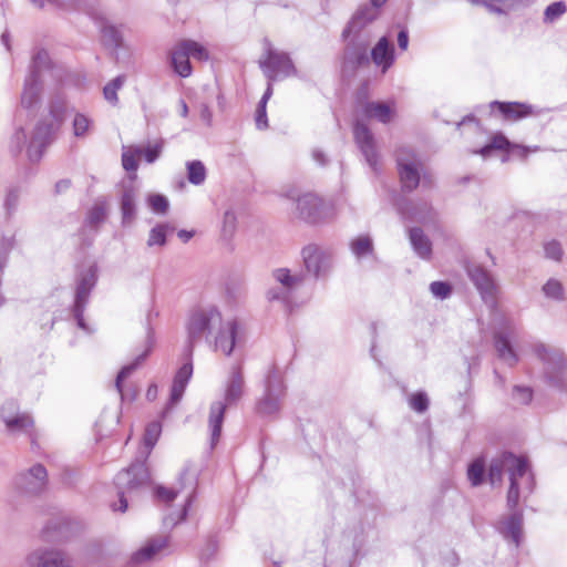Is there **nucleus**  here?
Segmentation results:
<instances>
[{"mask_svg":"<svg viewBox=\"0 0 567 567\" xmlns=\"http://www.w3.org/2000/svg\"><path fill=\"white\" fill-rule=\"evenodd\" d=\"M187 340L184 357H193L195 346L203 339L209 340L214 336L215 349L230 355L236 344L238 321L231 319L224 321L221 312L216 307L200 308L193 311L186 323Z\"/></svg>","mask_w":567,"mask_h":567,"instance_id":"1","label":"nucleus"},{"mask_svg":"<svg viewBox=\"0 0 567 567\" xmlns=\"http://www.w3.org/2000/svg\"><path fill=\"white\" fill-rule=\"evenodd\" d=\"M245 393V379L240 365L231 368L229 379L226 383L224 402L212 403L209 409L208 425L210 429V446L215 447L221 434L225 412L227 406L236 404Z\"/></svg>","mask_w":567,"mask_h":567,"instance_id":"2","label":"nucleus"},{"mask_svg":"<svg viewBox=\"0 0 567 567\" xmlns=\"http://www.w3.org/2000/svg\"><path fill=\"white\" fill-rule=\"evenodd\" d=\"M534 352L544 364V374L550 386L567 390V361L563 352L545 343L534 344Z\"/></svg>","mask_w":567,"mask_h":567,"instance_id":"3","label":"nucleus"},{"mask_svg":"<svg viewBox=\"0 0 567 567\" xmlns=\"http://www.w3.org/2000/svg\"><path fill=\"white\" fill-rule=\"evenodd\" d=\"M396 167L402 190L411 193L417 188L421 181L422 162L410 147L403 146L396 151Z\"/></svg>","mask_w":567,"mask_h":567,"instance_id":"4","label":"nucleus"},{"mask_svg":"<svg viewBox=\"0 0 567 567\" xmlns=\"http://www.w3.org/2000/svg\"><path fill=\"white\" fill-rule=\"evenodd\" d=\"M259 66L270 82L276 81L278 76L288 78L297 74L289 54L275 50L268 40L265 41V52L259 60Z\"/></svg>","mask_w":567,"mask_h":567,"instance_id":"5","label":"nucleus"},{"mask_svg":"<svg viewBox=\"0 0 567 567\" xmlns=\"http://www.w3.org/2000/svg\"><path fill=\"white\" fill-rule=\"evenodd\" d=\"M298 218L308 224H320L332 215V206L312 193H307L297 198Z\"/></svg>","mask_w":567,"mask_h":567,"instance_id":"6","label":"nucleus"},{"mask_svg":"<svg viewBox=\"0 0 567 567\" xmlns=\"http://www.w3.org/2000/svg\"><path fill=\"white\" fill-rule=\"evenodd\" d=\"M285 395V385L280 375L270 371L266 380V392L257 403V412L261 415L276 414L281 406V398Z\"/></svg>","mask_w":567,"mask_h":567,"instance_id":"7","label":"nucleus"},{"mask_svg":"<svg viewBox=\"0 0 567 567\" xmlns=\"http://www.w3.org/2000/svg\"><path fill=\"white\" fill-rule=\"evenodd\" d=\"M504 471L508 473L509 477L512 473L526 474L528 472L527 461L511 452H504L499 457L492 460L488 467V480L492 485L502 482Z\"/></svg>","mask_w":567,"mask_h":567,"instance_id":"8","label":"nucleus"},{"mask_svg":"<svg viewBox=\"0 0 567 567\" xmlns=\"http://www.w3.org/2000/svg\"><path fill=\"white\" fill-rule=\"evenodd\" d=\"M306 271L316 278L324 276L332 265V255L317 244H309L301 250Z\"/></svg>","mask_w":567,"mask_h":567,"instance_id":"9","label":"nucleus"},{"mask_svg":"<svg viewBox=\"0 0 567 567\" xmlns=\"http://www.w3.org/2000/svg\"><path fill=\"white\" fill-rule=\"evenodd\" d=\"M48 484V472L42 464H35L28 471L17 475L16 488L25 495H38L42 493Z\"/></svg>","mask_w":567,"mask_h":567,"instance_id":"10","label":"nucleus"},{"mask_svg":"<svg viewBox=\"0 0 567 567\" xmlns=\"http://www.w3.org/2000/svg\"><path fill=\"white\" fill-rule=\"evenodd\" d=\"M150 481V472L146 466V460H136L127 468L118 472L114 478L117 488H124L133 492L138 487L147 484Z\"/></svg>","mask_w":567,"mask_h":567,"instance_id":"11","label":"nucleus"},{"mask_svg":"<svg viewBox=\"0 0 567 567\" xmlns=\"http://www.w3.org/2000/svg\"><path fill=\"white\" fill-rule=\"evenodd\" d=\"M95 284L96 275L92 268L89 269L85 274L81 275L76 282L73 316L78 322V326L82 329L85 328L84 311Z\"/></svg>","mask_w":567,"mask_h":567,"instance_id":"12","label":"nucleus"},{"mask_svg":"<svg viewBox=\"0 0 567 567\" xmlns=\"http://www.w3.org/2000/svg\"><path fill=\"white\" fill-rule=\"evenodd\" d=\"M0 416L8 432L12 434L30 433L33 427L32 417L27 413H20L14 401H8L1 406Z\"/></svg>","mask_w":567,"mask_h":567,"instance_id":"13","label":"nucleus"},{"mask_svg":"<svg viewBox=\"0 0 567 567\" xmlns=\"http://www.w3.org/2000/svg\"><path fill=\"white\" fill-rule=\"evenodd\" d=\"M186 362L176 372L171 388V395L167 405L163 411L165 417L169 411L182 400L185 389L193 374L192 357H185Z\"/></svg>","mask_w":567,"mask_h":567,"instance_id":"14","label":"nucleus"},{"mask_svg":"<svg viewBox=\"0 0 567 567\" xmlns=\"http://www.w3.org/2000/svg\"><path fill=\"white\" fill-rule=\"evenodd\" d=\"M354 141L364 155L368 164L375 168L378 164V154L375 148L374 136L367 124L357 121L353 125Z\"/></svg>","mask_w":567,"mask_h":567,"instance_id":"15","label":"nucleus"},{"mask_svg":"<svg viewBox=\"0 0 567 567\" xmlns=\"http://www.w3.org/2000/svg\"><path fill=\"white\" fill-rule=\"evenodd\" d=\"M30 567H71L70 559L61 550L37 549L27 557Z\"/></svg>","mask_w":567,"mask_h":567,"instance_id":"16","label":"nucleus"},{"mask_svg":"<svg viewBox=\"0 0 567 567\" xmlns=\"http://www.w3.org/2000/svg\"><path fill=\"white\" fill-rule=\"evenodd\" d=\"M53 123L40 122L35 126L33 136L28 146V156L31 161H39L43 150L50 144L52 135L55 132Z\"/></svg>","mask_w":567,"mask_h":567,"instance_id":"17","label":"nucleus"},{"mask_svg":"<svg viewBox=\"0 0 567 567\" xmlns=\"http://www.w3.org/2000/svg\"><path fill=\"white\" fill-rule=\"evenodd\" d=\"M369 43L363 40L352 39L346 47L343 53V63L352 70L359 66L369 65L370 56L368 54Z\"/></svg>","mask_w":567,"mask_h":567,"instance_id":"18","label":"nucleus"},{"mask_svg":"<svg viewBox=\"0 0 567 567\" xmlns=\"http://www.w3.org/2000/svg\"><path fill=\"white\" fill-rule=\"evenodd\" d=\"M523 522L524 515L522 511L512 512L499 520L498 532L505 539L512 542L515 547L520 545L523 538Z\"/></svg>","mask_w":567,"mask_h":567,"instance_id":"19","label":"nucleus"},{"mask_svg":"<svg viewBox=\"0 0 567 567\" xmlns=\"http://www.w3.org/2000/svg\"><path fill=\"white\" fill-rule=\"evenodd\" d=\"M167 545L168 538L166 536H155L150 538L142 548L131 556L128 567H137L152 560Z\"/></svg>","mask_w":567,"mask_h":567,"instance_id":"20","label":"nucleus"},{"mask_svg":"<svg viewBox=\"0 0 567 567\" xmlns=\"http://www.w3.org/2000/svg\"><path fill=\"white\" fill-rule=\"evenodd\" d=\"M167 545L168 538L166 536H155L150 538L142 548L131 556L128 567H137L152 560Z\"/></svg>","mask_w":567,"mask_h":567,"instance_id":"21","label":"nucleus"},{"mask_svg":"<svg viewBox=\"0 0 567 567\" xmlns=\"http://www.w3.org/2000/svg\"><path fill=\"white\" fill-rule=\"evenodd\" d=\"M467 275L484 300L494 297L495 284L487 270L482 266L473 265L467 267Z\"/></svg>","mask_w":567,"mask_h":567,"instance_id":"22","label":"nucleus"},{"mask_svg":"<svg viewBox=\"0 0 567 567\" xmlns=\"http://www.w3.org/2000/svg\"><path fill=\"white\" fill-rule=\"evenodd\" d=\"M153 344H154L153 330H152V328H148L145 350L141 354H138L132 363L123 367L116 377L115 388H116L117 392L121 394L122 399H124L123 386H122L123 380L125 378H127L128 375H131V373H133V371H135L143 363V361L151 353V351L153 349Z\"/></svg>","mask_w":567,"mask_h":567,"instance_id":"23","label":"nucleus"},{"mask_svg":"<svg viewBox=\"0 0 567 567\" xmlns=\"http://www.w3.org/2000/svg\"><path fill=\"white\" fill-rule=\"evenodd\" d=\"M491 106H496L507 121H518L533 114V107L519 102L494 101Z\"/></svg>","mask_w":567,"mask_h":567,"instance_id":"24","label":"nucleus"},{"mask_svg":"<svg viewBox=\"0 0 567 567\" xmlns=\"http://www.w3.org/2000/svg\"><path fill=\"white\" fill-rule=\"evenodd\" d=\"M371 60L385 72L394 62V49L386 37H382L371 50Z\"/></svg>","mask_w":567,"mask_h":567,"instance_id":"25","label":"nucleus"},{"mask_svg":"<svg viewBox=\"0 0 567 567\" xmlns=\"http://www.w3.org/2000/svg\"><path fill=\"white\" fill-rule=\"evenodd\" d=\"M409 239L414 252L422 259L429 260L432 257V241L420 227H413L409 230Z\"/></svg>","mask_w":567,"mask_h":567,"instance_id":"26","label":"nucleus"},{"mask_svg":"<svg viewBox=\"0 0 567 567\" xmlns=\"http://www.w3.org/2000/svg\"><path fill=\"white\" fill-rule=\"evenodd\" d=\"M519 480H524L529 489H532L534 482L533 475L528 472L526 474L512 473L509 477V487L506 495V505L512 512L517 511V506L519 504Z\"/></svg>","mask_w":567,"mask_h":567,"instance_id":"27","label":"nucleus"},{"mask_svg":"<svg viewBox=\"0 0 567 567\" xmlns=\"http://www.w3.org/2000/svg\"><path fill=\"white\" fill-rule=\"evenodd\" d=\"M377 9L378 8H374L373 6H363L360 9H358L351 21L342 31V38L347 39L352 31L360 30L369 22H372L378 16Z\"/></svg>","mask_w":567,"mask_h":567,"instance_id":"28","label":"nucleus"},{"mask_svg":"<svg viewBox=\"0 0 567 567\" xmlns=\"http://www.w3.org/2000/svg\"><path fill=\"white\" fill-rule=\"evenodd\" d=\"M136 194L133 186L124 187L121 196V213L123 226H130L136 217Z\"/></svg>","mask_w":567,"mask_h":567,"instance_id":"29","label":"nucleus"},{"mask_svg":"<svg viewBox=\"0 0 567 567\" xmlns=\"http://www.w3.org/2000/svg\"><path fill=\"white\" fill-rule=\"evenodd\" d=\"M41 81L34 76H27L21 94V106L31 110L40 99Z\"/></svg>","mask_w":567,"mask_h":567,"instance_id":"30","label":"nucleus"},{"mask_svg":"<svg viewBox=\"0 0 567 567\" xmlns=\"http://www.w3.org/2000/svg\"><path fill=\"white\" fill-rule=\"evenodd\" d=\"M494 347L497 355L509 367H514L518 362V357L514 351L509 340L503 333L497 332L494 334Z\"/></svg>","mask_w":567,"mask_h":567,"instance_id":"31","label":"nucleus"},{"mask_svg":"<svg viewBox=\"0 0 567 567\" xmlns=\"http://www.w3.org/2000/svg\"><path fill=\"white\" fill-rule=\"evenodd\" d=\"M363 114L369 118H375L386 124L392 118L393 110L383 102H367L363 105Z\"/></svg>","mask_w":567,"mask_h":567,"instance_id":"32","label":"nucleus"},{"mask_svg":"<svg viewBox=\"0 0 567 567\" xmlns=\"http://www.w3.org/2000/svg\"><path fill=\"white\" fill-rule=\"evenodd\" d=\"M172 66L174 71L182 78H188L192 74V64L187 52L183 50L179 43L172 51Z\"/></svg>","mask_w":567,"mask_h":567,"instance_id":"33","label":"nucleus"},{"mask_svg":"<svg viewBox=\"0 0 567 567\" xmlns=\"http://www.w3.org/2000/svg\"><path fill=\"white\" fill-rule=\"evenodd\" d=\"M272 276L276 279V281L280 282L282 285V288L286 289L288 292L298 287L303 281V275H291L290 270L287 268H278L272 271Z\"/></svg>","mask_w":567,"mask_h":567,"instance_id":"34","label":"nucleus"},{"mask_svg":"<svg viewBox=\"0 0 567 567\" xmlns=\"http://www.w3.org/2000/svg\"><path fill=\"white\" fill-rule=\"evenodd\" d=\"M174 227L169 224H158L150 230L147 246L154 247L159 246L163 247L166 245V235L167 231H173Z\"/></svg>","mask_w":567,"mask_h":567,"instance_id":"35","label":"nucleus"},{"mask_svg":"<svg viewBox=\"0 0 567 567\" xmlns=\"http://www.w3.org/2000/svg\"><path fill=\"white\" fill-rule=\"evenodd\" d=\"M179 491L190 489L192 493L195 491L197 485V471L190 464L187 463L178 476Z\"/></svg>","mask_w":567,"mask_h":567,"instance_id":"36","label":"nucleus"},{"mask_svg":"<svg viewBox=\"0 0 567 567\" xmlns=\"http://www.w3.org/2000/svg\"><path fill=\"white\" fill-rule=\"evenodd\" d=\"M50 63L51 61L48 51L44 49L38 50V52L32 56L29 76H34L40 80L41 71L48 69Z\"/></svg>","mask_w":567,"mask_h":567,"instance_id":"37","label":"nucleus"},{"mask_svg":"<svg viewBox=\"0 0 567 567\" xmlns=\"http://www.w3.org/2000/svg\"><path fill=\"white\" fill-rule=\"evenodd\" d=\"M485 461L482 457L475 458L467 468V477L473 486H480L484 482Z\"/></svg>","mask_w":567,"mask_h":567,"instance_id":"38","label":"nucleus"},{"mask_svg":"<svg viewBox=\"0 0 567 567\" xmlns=\"http://www.w3.org/2000/svg\"><path fill=\"white\" fill-rule=\"evenodd\" d=\"M179 45L187 52L188 58L193 56L199 61H206L209 58L208 51L196 41L183 40Z\"/></svg>","mask_w":567,"mask_h":567,"instance_id":"39","label":"nucleus"},{"mask_svg":"<svg viewBox=\"0 0 567 567\" xmlns=\"http://www.w3.org/2000/svg\"><path fill=\"white\" fill-rule=\"evenodd\" d=\"M522 0H473V3H483L491 12L505 13Z\"/></svg>","mask_w":567,"mask_h":567,"instance_id":"40","label":"nucleus"},{"mask_svg":"<svg viewBox=\"0 0 567 567\" xmlns=\"http://www.w3.org/2000/svg\"><path fill=\"white\" fill-rule=\"evenodd\" d=\"M187 177L194 185H200L206 179V168L200 161H192L187 163Z\"/></svg>","mask_w":567,"mask_h":567,"instance_id":"41","label":"nucleus"},{"mask_svg":"<svg viewBox=\"0 0 567 567\" xmlns=\"http://www.w3.org/2000/svg\"><path fill=\"white\" fill-rule=\"evenodd\" d=\"M102 40L103 43L112 49H117L122 44V34L121 32L114 27L105 24L102 27Z\"/></svg>","mask_w":567,"mask_h":567,"instance_id":"42","label":"nucleus"},{"mask_svg":"<svg viewBox=\"0 0 567 567\" xmlns=\"http://www.w3.org/2000/svg\"><path fill=\"white\" fill-rule=\"evenodd\" d=\"M68 528L66 523H50L43 528V539L45 542H61L64 539L63 530Z\"/></svg>","mask_w":567,"mask_h":567,"instance_id":"43","label":"nucleus"},{"mask_svg":"<svg viewBox=\"0 0 567 567\" xmlns=\"http://www.w3.org/2000/svg\"><path fill=\"white\" fill-rule=\"evenodd\" d=\"M125 82L124 75H118L115 79H113L111 82H109L104 89L103 94L106 101L112 103L113 105L117 104L118 97H117V91L122 87V85Z\"/></svg>","mask_w":567,"mask_h":567,"instance_id":"44","label":"nucleus"},{"mask_svg":"<svg viewBox=\"0 0 567 567\" xmlns=\"http://www.w3.org/2000/svg\"><path fill=\"white\" fill-rule=\"evenodd\" d=\"M143 152L142 147H130L122 154V165L127 172H135L138 167L136 157L141 156Z\"/></svg>","mask_w":567,"mask_h":567,"instance_id":"45","label":"nucleus"},{"mask_svg":"<svg viewBox=\"0 0 567 567\" xmlns=\"http://www.w3.org/2000/svg\"><path fill=\"white\" fill-rule=\"evenodd\" d=\"M351 250L357 257H362L373 252V244L369 236H360L352 240Z\"/></svg>","mask_w":567,"mask_h":567,"instance_id":"46","label":"nucleus"},{"mask_svg":"<svg viewBox=\"0 0 567 567\" xmlns=\"http://www.w3.org/2000/svg\"><path fill=\"white\" fill-rule=\"evenodd\" d=\"M567 12V6L564 1L550 3L544 11V22L553 23Z\"/></svg>","mask_w":567,"mask_h":567,"instance_id":"47","label":"nucleus"},{"mask_svg":"<svg viewBox=\"0 0 567 567\" xmlns=\"http://www.w3.org/2000/svg\"><path fill=\"white\" fill-rule=\"evenodd\" d=\"M161 432H162V425L159 422H151L150 424H147V426L145 429L143 441H144L145 446L148 450H152L155 446V444L161 435Z\"/></svg>","mask_w":567,"mask_h":567,"instance_id":"48","label":"nucleus"},{"mask_svg":"<svg viewBox=\"0 0 567 567\" xmlns=\"http://www.w3.org/2000/svg\"><path fill=\"white\" fill-rule=\"evenodd\" d=\"M66 110V102L63 96H56L53 101L50 103V114L53 117V120L56 123V127L60 126V124L64 120V113Z\"/></svg>","mask_w":567,"mask_h":567,"instance_id":"49","label":"nucleus"},{"mask_svg":"<svg viewBox=\"0 0 567 567\" xmlns=\"http://www.w3.org/2000/svg\"><path fill=\"white\" fill-rule=\"evenodd\" d=\"M508 146H509L508 140L504 135L497 134L492 138L489 144L485 145L484 147H482L480 151H476L475 153L481 154L483 156H487L494 150L505 151L508 148Z\"/></svg>","mask_w":567,"mask_h":567,"instance_id":"50","label":"nucleus"},{"mask_svg":"<svg viewBox=\"0 0 567 567\" xmlns=\"http://www.w3.org/2000/svg\"><path fill=\"white\" fill-rule=\"evenodd\" d=\"M148 207L156 214L165 215L168 210V199L161 194H151L147 197Z\"/></svg>","mask_w":567,"mask_h":567,"instance_id":"51","label":"nucleus"},{"mask_svg":"<svg viewBox=\"0 0 567 567\" xmlns=\"http://www.w3.org/2000/svg\"><path fill=\"white\" fill-rule=\"evenodd\" d=\"M409 404L415 412L424 413L430 405L429 396L425 392L419 391L410 396Z\"/></svg>","mask_w":567,"mask_h":567,"instance_id":"52","label":"nucleus"},{"mask_svg":"<svg viewBox=\"0 0 567 567\" xmlns=\"http://www.w3.org/2000/svg\"><path fill=\"white\" fill-rule=\"evenodd\" d=\"M543 291L546 297L563 300L564 299V287L560 281L556 279H549L544 286Z\"/></svg>","mask_w":567,"mask_h":567,"instance_id":"53","label":"nucleus"},{"mask_svg":"<svg viewBox=\"0 0 567 567\" xmlns=\"http://www.w3.org/2000/svg\"><path fill=\"white\" fill-rule=\"evenodd\" d=\"M92 121L82 113H76L73 120V133L76 137H83L89 132Z\"/></svg>","mask_w":567,"mask_h":567,"instance_id":"54","label":"nucleus"},{"mask_svg":"<svg viewBox=\"0 0 567 567\" xmlns=\"http://www.w3.org/2000/svg\"><path fill=\"white\" fill-rule=\"evenodd\" d=\"M106 217V210L103 205L93 206L87 213L86 223L96 228Z\"/></svg>","mask_w":567,"mask_h":567,"instance_id":"55","label":"nucleus"},{"mask_svg":"<svg viewBox=\"0 0 567 567\" xmlns=\"http://www.w3.org/2000/svg\"><path fill=\"white\" fill-rule=\"evenodd\" d=\"M513 399L519 404H528L533 400V390L529 386L515 385Z\"/></svg>","mask_w":567,"mask_h":567,"instance_id":"56","label":"nucleus"},{"mask_svg":"<svg viewBox=\"0 0 567 567\" xmlns=\"http://www.w3.org/2000/svg\"><path fill=\"white\" fill-rule=\"evenodd\" d=\"M430 291L439 299H446L452 293V286L446 281H433Z\"/></svg>","mask_w":567,"mask_h":567,"instance_id":"57","label":"nucleus"},{"mask_svg":"<svg viewBox=\"0 0 567 567\" xmlns=\"http://www.w3.org/2000/svg\"><path fill=\"white\" fill-rule=\"evenodd\" d=\"M19 202V193L16 188H10L4 198V209L8 218L14 213Z\"/></svg>","mask_w":567,"mask_h":567,"instance_id":"58","label":"nucleus"},{"mask_svg":"<svg viewBox=\"0 0 567 567\" xmlns=\"http://www.w3.org/2000/svg\"><path fill=\"white\" fill-rule=\"evenodd\" d=\"M545 255L547 258L555 261H560L563 257V248L559 241L550 240L544 245Z\"/></svg>","mask_w":567,"mask_h":567,"instance_id":"59","label":"nucleus"},{"mask_svg":"<svg viewBox=\"0 0 567 567\" xmlns=\"http://www.w3.org/2000/svg\"><path fill=\"white\" fill-rule=\"evenodd\" d=\"M163 142H158L153 146L143 148L142 154L145 156V161L150 164L154 163L162 154Z\"/></svg>","mask_w":567,"mask_h":567,"instance_id":"60","label":"nucleus"},{"mask_svg":"<svg viewBox=\"0 0 567 567\" xmlns=\"http://www.w3.org/2000/svg\"><path fill=\"white\" fill-rule=\"evenodd\" d=\"M236 215L233 210L228 209L224 213L223 217V231L231 235L236 228Z\"/></svg>","mask_w":567,"mask_h":567,"instance_id":"61","label":"nucleus"},{"mask_svg":"<svg viewBox=\"0 0 567 567\" xmlns=\"http://www.w3.org/2000/svg\"><path fill=\"white\" fill-rule=\"evenodd\" d=\"M266 105L267 104L258 103L256 110L255 122L258 130H266L268 127Z\"/></svg>","mask_w":567,"mask_h":567,"instance_id":"62","label":"nucleus"},{"mask_svg":"<svg viewBox=\"0 0 567 567\" xmlns=\"http://www.w3.org/2000/svg\"><path fill=\"white\" fill-rule=\"evenodd\" d=\"M267 299L269 301H287L289 292L284 288H271L267 291Z\"/></svg>","mask_w":567,"mask_h":567,"instance_id":"63","label":"nucleus"},{"mask_svg":"<svg viewBox=\"0 0 567 567\" xmlns=\"http://www.w3.org/2000/svg\"><path fill=\"white\" fill-rule=\"evenodd\" d=\"M179 492H181L179 489L176 491V489L167 488L164 486H158L156 488L157 497L165 501L166 503L173 502Z\"/></svg>","mask_w":567,"mask_h":567,"instance_id":"64","label":"nucleus"}]
</instances>
